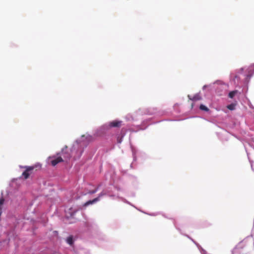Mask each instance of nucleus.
<instances>
[{
	"label": "nucleus",
	"mask_w": 254,
	"mask_h": 254,
	"mask_svg": "<svg viewBox=\"0 0 254 254\" xmlns=\"http://www.w3.org/2000/svg\"><path fill=\"white\" fill-rule=\"evenodd\" d=\"M25 169L22 174L24 179H27L29 177L30 175L32 173V171L36 168L35 166H25L23 167Z\"/></svg>",
	"instance_id": "obj_1"
},
{
	"label": "nucleus",
	"mask_w": 254,
	"mask_h": 254,
	"mask_svg": "<svg viewBox=\"0 0 254 254\" xmlns=\"http://www.w3.org/2000/svg\"><path fill=\"white\" fill-rule=\"evenodd\" d=\"M49 159L51 160V164L53 166H55L59 163L64 161L61 157H55V156H52Z\"/></svg>",
	"instance_id": "obj_2"
},
{
	"label": "nucleus",
	"mask_w": 254,
	"mask_h": 254,
	"mask_svg": "<svg viewBox=\"0 0 254 254\" xmlns=\"http://www.w3.org/2000/svg\"><path fill=\"white\" fill-rule=\"evenodd\" d=\"M122 121H113L109 123V126L110 127H119L121 126Z\"/></svg>",
	"instance_id": "obj_3"
},
{
	"label": "nucleus",
	"mask_w": 254,
	"mask_h": 254,
	"mask_svg": "<svg viewBox=\"0 0 254 254\" xmlns=\"http://www.w3.org/2000/svg\"><path fill=\"white\" fill-rule=\"evenodd\" d=\"M99 201V198H95L94 199H93V200H89L88 201H87L86 202H85L83 206H87L90 204H93L94 203H95L97 201Z\"/></svg>",
	"instance_id": "obj_4"
},
{
	"label": "nucleus",
	"mask_w": 254,
	"mask_h": 254,
	"mask_svg": "<svg viewBox=\"0 0 254 254\" xmlns=\"http://www.w3.org/2000/svg\"><path fill=\"white\" fill-rule=\"evenodd\" d=\"M66 242L70 246H72L73 245V237L72 236H70L67 238Z\"/></svg>",
	"instance_id": "obj_5"
},
{
	"label": "nucleus",
	"mask_w": 254,
	"mask_h": 254,
	"mask_svg": "<svg viewBox=\"0 0 254 254\" xmlns=\"http://www.w3.org/2000/svg\"><path fill=\"white\" fill-rule=\"evenodd\" d=\"M236 92H237V91H233L230 92L229 93V97L231 98H233L234 97V96L235 95Z\"/></svg>",
	"instance_id": "obj_6"
},
{
	"label": "nucleus",
	"mask_w": 254,
	"mask_h": 254,
	"mask_svg": "<svg viewBox=\"0 0 254 254\" xmlns=\"http://www.w3.org/2000/svg\"><path fill=\"white\" fill-rule=\"evenodd\" d=\"M227 108L229 109L230 110H233L235 109V105L233 104H231L230 105H228L227 106Z\"/></svg>",
	"instance_id": "obj_7"
},
{
	"label": "nucleus",
	"mask_w": 254,
	"mask_h": 254,
	"mask_svg": "<svg viewBox=\"0 0 254 254\" xmlns=\"http://www.w3.org/2000/svg\"><path fill=\"white\" fill-rule=\"evenodd\" d=\"M199 108H200V109L201 110H203V111H208L209 110L208 108L203 105H201L200 106Z\"/></svg>",
	"instance_id": "obj_8"
},
{
	"label": "nucleus",
	"mask_w": 254,
	"mask_h": 254,
	"mask_svg": "<svg viewBox=\"0 0 254 254\" xmlns=\"http://www.w3.org/2000/svg\"><path fill=\"white\" fill-rule=\"evenodd\" d=\"M200 99V97L198 95H195L193 96V98L191 100L194 101L199 100Z\"/></svg>",
	"instance_id": "obj_9"
},
{
	"label": "nucleus",
	"mask_w": 254,
	"mask_h": 254,
	"mask_svg": "<svg viewBox=\"0 0 254 254\" xmlns=\"http://www.w3.org/2000/svg\"><path fill=\"white\" fill-rule=\"evenodd\" d=\"M106 195V193H105V192H101V193L99 194L98 196V197H97L96 198H99V200H100V198L102 196H104V195Z\"/></svg>",
	"instance_id": "obj_10"
},
{
	"label": "nucleus",
	"mask_w": 254,
	"mask_h": 254,
	"mask_svg": "<svg viewBox=\"0 0 254 254\" xmlns=\"http://www.w3.org/2000/svg\"><path fill=\"white\" fill-rule=\"evenodd\" d=\"M97 191V189H96L95 190H92L90 191L89 192V193H90V194H93V193H96Z\"/></svg>",
	"instance_id": "obj_11"
}]
</instances>
